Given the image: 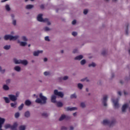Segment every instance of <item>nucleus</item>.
Instances as JSON below:
<instances>
[{"label":"nucleus","instance_id":"052dcab7","mask_svg":"<svg viewBox=\"0 0 130 130\" xmlns=\"http://www.w3.org/2000/svg\"><path fill=\"white\" fill-rule=\"evenodd\" d=\"M124 94L127 95V93L126 92H125V91H124Z\"/></svg>","mask_w":130,"mask_h":130},{"label":"nucleus","instance_id":"1a4fd4ad","mask_svg":"<svg viewBox=\"0 0 130 130\" xmlns=\"http://www.w3.org/2000/svg\"><path fill=\"white\" fill-rule=\"evenodd\" d=\"M107 98H108L107 95H105L103 98V104L104 106H107Z\"/></svg>","mask_w":130,"mask_h":130},{"label":"nucleus","instance_id":"8fccbe9b","mask_svg":"<svg viewBox=\"0 0 130 130\" xmlns=\"http://www.w3.org/2000/svg\"><path fill=\"white\" fill-rule=\"evenodd\" d=\"M68 79H69V77L68 76H64L62 80H63L64 81H66V80H68Z\"/></svg>","mask_w":130,"mask_h":130},{"label":"nucleus","instance_id":"5701e85b","mask_svg":"<svg viewBox=\"0 0 130 130\" xmlns=\"http://www.w3.org/2000/svg\"><path fill=\"white\" fill-rule=\"evenodd\" d=\"M3 98L6 103H10V100L7 97H4Z\"/></svg>","mask_w":130,"mask_h":130},{"label":"nucleus","instance_id":"0eeeda50","mask_svg":"<svg viewBox=\"0 0 130 130\" xmlns=\"http://www.w3.org/2000/svg\"><path fill=\"white\" fill-rule=\"evenodd\" d=\"M54 94H55V95H56L57 96H59L61 98H62V97H63V93L61 92H58L57 89H55L54 91Z\"/></svg>","mask_w":130,"mask_h":130},{"label":"nucleus","instance_id":"49530a36","mask_svg":"<svg viewBox=\"0 0 130 130\" xmlns=\"http://www.w3.org/2000/svg\"><path fill=\"white\" fill-rule=\"evenodd\" d=\"M22 39L23 40V41H27V38H26L25 36L22 37Z\"/></svg>","mask_w":130,"mask_h":130},{"label":"nucleus","instance_id":"aec40b11","mask_svg":"<svg viewBox=\"0 0 130 130\" xmlns=\"http://www.w3.org/2000/svg\"><path fill=\"white\" fill-rule=\"evenodd\" d=\"M14 70L16 71V72H20V71H21V68L19 66H16L14 68Z\"/></svg>","mask_w":130,"mask_h":130},{"label":"nucleus","instance_id":"cd10ccee","mask_svg":"<svg viewBox=\"0 0 130 130\" xmlns=\"http://www.w3.org/2000/svg\"><path fill=\"white\" fill-rule=\"evenodd\" d=\"M12 125L10 124H7L6 125H5V128H11Z\"/></svg>","mask_w":130,"mask_h":130},{"label":"nucleus","instance_id":"4be33fe9","mask_svg":"<svg viewBox=\"0 0 130 130\" xmlns=\"http://www.w3.org/2000/svg\"><path fill=\"white\" fill-rule=\"evenodd\" d=\"M5 9L6 11H8V12L11 11V8H10V6L8 4L6 5Z\"/></svg>","mask_w":130,"mask_h":130},{"label":"nucleus","instance_id":"bf43d9fd","mask_svg":"<svg viewBox=\"0 0 130 130\" xmlns=\"http://www.w3.org/2000/svg\"><path fill=\"white\" fill-rule=\"evenodd\" d=\"M44 61H47V58H44Z\"/></svg>","mask_w":130,"mask_h":130},{"label":"nucleus","instance_id":"680f3d73","mask_svg":"<svg viewBox=\"0 0 130 130\" xmlns=\"http://www.w3.org/2000/svg\"><path fill=\"white\" fill-rule=\"evenodd\" d=\"M120 84H123V81H122V80H120Z\"/></svg>","mask_w":130,"mask_h":130},{"label":"nucleus","instance_id":"603ef678","mask_svg":"<svg viewBox=\"0 0 130 130\" xmlns=\"http://www.w3.org/2000/svg\"><path fill=\"white\" fill-rule=\"evenodd\" d=\"M76 23H77V21H76V20H74L72 21V24H73V25H75Z\"/></svg>","mask_w":130,"mask_h":130},{"label":"nucleus","instance_id":"37998d69","mask_svg":"<svg viewBox=\"0 0 130 130\" xmlns=\"http://www.w3.org/2000/svg\"><path fill=\"white\" fill-rule=\"evenodd\" d=\"M11 107H14V108H16V104L11 103Z\"/></svg>","mask_w":130,"mask_h":130},{"label":"nucleus","instance_id":"4d7b16f0","mask_svg":"<svg viewBox=\"0 0 130 130\" xmlns=\"http://www.w3.org/2000/svg\"><path fill=\"white\" fill-rule=\"evenodd\" d=\"M118 94L119 95V96H121V92L118 91Z\"/></svg>","mask_w":130,"mask_h":130},{"label":"nucleus","instance_id":"f03ea898","mask_svg":"<svg viewBox=\"0 0 130 130\" xmlns=\"http://www.w3.org/2000/svg\"><path fill=\"white\" fill-rule=\"evenodd\" d=\"M43 15L40 14L38 15L37 20L39 22H44V23H47V25H50V22L48 20V19L42 18Z\"/></svg>","mask_w":130,"mask_h":130},{"label":"nucleus","instance_id":"774afa93","mask_svg":"<svg viewBox=\"0 0 130 130\" xmlns=\"http://www.w3.org/2000/svg\"><path fill=\"white\" fill-rule=\"evenodd\" d=\"M128 52H129V53L130 54V49L129 50Z\"/></svg>","mask_w":130,"mask_h":130},{"label":"nucleus","instance_id":"79ce46f5","mask_svg":"<svg viewBox=\"0 0 130 130\" xmlns=\"http://www.w3.org/2000/svg\"><path fill=\"white\" fill-rule=\"evenodd\" d=\"M127 29L126 30V35H128V25L126 26Z\"/></svg>","mask_w":130,"mask_h":130},{"label":"nucleus","instance_id":"4468645a","mask_svg":"<svg viewBox=\"0 0 130 130\" xmlns=\"http://www.w3.org/2000/svg\"><path fill=\"white\" fill-rule=\"evenodd\" d=\"M51 102L56 103V96L53 95L51 96Z\"/></svg>","mask_w":130,"mask_h":130},{"label":"nucleus","instance_id":"f257e3e1","mask_svg":"<svg viewBox=\"0 0 130 130\" xmlns=\"http://www.w3.org/2000/svg\"><path fill=\"white\" fill-rule=\"evenodd\" d=\"M39 98L37 99L36 100V103H39V104H45L46 101H47V98L43 96L42 93L39 94Z\"/></svg>","mask_w":130,"mask_h":130},{"label":"nucleus","instance_id":"473e14b6","mask_svg":"<svg viewBox=\"0 0 130 130\" xmlns=\"http://www.w3.org/2000/svg\"><path fill=\"white\" fill-rule=\"evenodd\" d=\"M24 107V104H21V105L18 107L19 110H22Z\"/></svg>","mask_w":130,"mask_h":130},{"label":"nucleus","instance_id":"423d86ee","mask_svg":"<svg viewBox=\"0 0 130 130\" xmlns=\"http://www.w3.org/2000/svg\"><path fill=\"white\" fill-rule=\"evenodd\" d=\"M118 99L112 100V102L114 103V106L115 108H118V107H119V104H118Z\"/></svg>","mask_w":130,"mask_h":130},{"label":"nucleus","instance_id":"a18cd8bd","mask_svg":"<svg viewBox=\"0 0 130 130\" xmlns=\"http://www.w3.org/2000/svg\"><path fill=\"white\" fill-rule=\"evenodd\" d=\"M44 30H45V31H49V30H50V28H49V27L46 26L44 28Z\"/></svg>","mask_w":130,"mask_h":130},{"label":"nucleus","instance_id":"20e7f679","mask_svg":"<svg viewBox=\"0 0 130 130\" xmlns=\"http://www.w3.org/2000/svg\"><path fill=\"white\" fill-rule=\"evenodd\" d=\"M19 38L18 36H12L11 35H7L4 36L5 40H17Z\"/></svg>","mask_w":130,"mask_h":130},{"label":"nucleus","instance_id":"6ab92c4d","mask_svg":"<svg viewBox=\"0 0 130 130\" xmlns=\"http://www.w3.org/2000/svg\"><path fill=\"white\" fill-rule=\"evenodd\" d=\"M25 117H29L30 116V112L29 111H26L24 113Z\"/></svg>","mask_w":130,"mask_h":130},{"label":"nucleus","instance_id":"c03bdc74","mask_svg":"<svg viewBox=\"0 0 130 130\" xmlns=\"http://www.w3.org/2000/svg\"><path fill=\"white\" fill-rule=\"evenodd\" d=\"M83 13L84 15H87V14H88V10L87 9L84 10L83 11Z\"/></svg>","mask_w":130,"mask_h":130},{"label":"nucleus","instance_id":"a211bd4d","mask_svg":"<svg viewBox=\"0 0 130 130\" xmlns=\"http://www.w3.org/2000/svg\"><path fill=\"white\" fill-rule=\"evenodd\" d=\"M34 7V6L32 5H27L26 6V10H30V9H32Z\"/></svg>","mask_w":130,"mask_h":130},{"label":"nucleus","instance_id":"412c9836","mask_svg":"<svg viewBox=\"0 0 130 130\" xmlns=\"http://www.w3.org/2000/svg\"><path fill=\"white\" fill-rule=\"evenodd\" d=\"M4 48L6 50H9V49H10L11 48V45H6L4 47Z\"/></svg>","mask_w":130,"mask_h":130},{"label":"nucleus","instance_id":"e433bc0d","mask_svg":"<svg viewBox=\"0 0 130 130\" xmlns=\"http://www.w3.org/2000/svg\"><path fill=\"white\" fill-rule=\"evenodd\" d=\"M44 75L45 76H48L49 75H50V73L48 72H45L44 73Z\"/></svg>","mask_w":130,"mask_h":130},{"label":"nucleus","instance_id":"393cba45","mask_svg":"<svg viewBox=\"0 0 130 130\" xmlns=\"http://www.w3.org/2000/svg\"><path fill=\"white\" fill-rule=\"evenodd\" d=\"M3 89L4 90H5L6 91H8V90H9V86L7 85H4L3 86Z\"/></svg>","mask_w":130,"mask_h":130},{"label":"nucleus","instance_id":"39448f33","mask_svg":"<svg viewBox=\"0 0 130 130\" xmlns=\"http://www.w3.org/2000/svg\"><path fill=\"white\" fill-rule=\"evenodd\" d=\"M14 62L16 64L19 63H22V64H24V66H27V64H28V61L26 60H17V59L14 58Z\"/></svg>","mask_w":130,"mask_h":130},{"label":"nucleus","instance_id":"a878e982","mask_svg":"<svg viewBox=\"0 0 130 130\" xmlns=\"http://www.w3.org/2000/svg\"><path fill=\"white\" fill-rule=\"evenodd\" d=\"M88 67L90 68V67H92L93 68H95L96 67V64L94 62H92V63L89 64Z\"/></svg>","mask_w":130,"mask_h":130},{"label":"nucleus","instance_id":"dca6fc26","mask_svg":"<svg viewBox=\"0 0 130 130\" xmlns=\"http://www.w3.org/2000/svg\"><path fill=\"white\" fill-rule=\"evenodd\" d=\"M83 58V55H79V56H76L74 59L75 60H81V59H82Z\"/></svg>","mask_w":130,"mask_h":130},{"label":"nucleus","instance_id":"69168bd1","mask_svg":"<svg viewBox=\"0 0 130 130\" xmlns=\"http://www.w3.org/2000/svg\"><path fill=\"white\" fill-rule=\"evenodd\" d=\"M86 92H89V89L88 88H86Z\"/></svg>","mask_w":130,"mask_h":130},{"label":"nucleus","instance_id":"2eb2a0df","mask_svg":"<svg viewBox=\"0 0 130 130\" xmlns=\"http://www.w3.org/2000/svg\"><path fill=\"white\" fill-rule=\"evenodd\" d=\"M42 52H43V51L42 50L35 51L34 52V56H38V55H39V53H42Z\"/></svg>","mask_w":130,"mask_h":130},{"label":"nucleus","instance_id":"09e8293b","mask_svg":"<svg viewBox=\"0 0 130 130\" xmlns=\"http://www.w3.org/2000/svg\"><path fill=\"white\" fill-rule=\"evenodd\" d=\"M61 130H67L68 129V128H67L65 126H62L61 127Z\"/></svg>","mask_w":130,"mask_h":130},{"label":"nucleus","instance_id":"864d4df0","mask_svg":"<svg viewBox=\"0 0 130 130\" xmlns=\"http://www.w3.org/2000/svg\"><path fill=\"white\" fill-rule=\"evenodd\" d=\"M40 8L42 10H43V9H44V5H41L40 6Z\"/></svg>","mask_w":130,"mask_h":130},{"label":"nucleus","instance_id":"58836bf2","mask_svg":"<svg viewBox=\"0 0 130 130\" xmlns=\"http://www.w3.org/2000/svg\"><path fill=\"white\" fill-rule=\"evenodd\" d=\"M45 40L46 41H50L49 37H48V36L45 37Z\"/></svg>","mask_w":130,"mask_h":130},{"label":"nucleus","instance_id":"c756f323","mask_svg":"<svg viewBox=\"0 0 130 130\" xmlns=\"http://www.w3.org/2000/svg\"><path fill=\"white\" fill-rule=\"evenodd\" d=\"M78 87L79 88V89H80V90H81V89H83V84L81 83H78Z\"/></svg>","mask_w":130,"mask_h":130},{"label":"nucleus","instance_id":"2f4dec72","mask_svg":"<svg viewBox=\"0 0 130 130\" xmlns=\"http://www.w3.org/2000/svg\"><path fill=\"white\" fill-rule=\"evenodd\" d=\"M20 116V113L19 112H17L15 114V118H19V117Z\"/></svg>","mask_w":130,"mask_h":130},{"label":"nucleus","instance_id":"f8f14e48","mask_svg":"<svg viewBox=\"0 0 130 130\" xmlns=\"http://www.w3.org/2000/svg\"><path fill=\"white\" fill-rule=\"evenodd\" d=\"M127 107H128V105L127 104H124V105H123V106L122 107V112H125V110H126V108H127Z\"/></svg>","mask_w":130,"mask_h":130},{"label":"nucleus","instance_id":"6e6552de","mask_svg":"<svg viewBox=\"0 0 130 130\" xmlns=\"http://www.w3.org/2000/svg\"><path fill=\"white\" fill-rule=\"evenodd\" d=\"M8 97L9 98L10 100L11 101L15 102L16 100H17V96L16 95H14L12 94H9L8 95Z\"/></svg>","mask_w":130,"mask_h":130},{"label":"nucleus","instance_id":"72a5a7b5","mask_svg":"<svg viewBox=\"0 0 130 130\" xmlns=\"http://www.w3.org/2000/svg\"><path fill=\"white\" fill-rule=\"evenodd\" d=\"M80 106L82 108H85V107H86V105L85 104V103H81L80 104Z\"/></svg>","mask_w":130,"mask_h":130},{"label":"nucleus","instance_id":"0e129e2a","mask_svg":"<svg viewBox=\"0 0 130 130\" xmlns=\"http://www.w3.org/2000/svg\"><path fill=\"white\" fill-rule=\"evenodd\" d=\"M12 18H15V16L13 14L11 15Z\"/></svg>","mask_w":130,"mask_h":130},{"label":"nucleus","instance_id":"338daca9","mask_svg":"<svg viewBox=\"0 0 130 130\" xmlns=\"http://www.w3.org/2000/svg\"><path fill=\"white\" fill-rule=\"evenodd\" d=\"M61 53H63V50L61 51Z\"/></svg>","mask_w":130,"mask_h":130},{"label":"nucleus","instance_id":"7c9ffc66","mask_svg":"<svg viewBox=\"0 0 130 130\" xmlns=\"http://www.w3.org/2000/svg\"><path fill=\"white\" fill-rule=\"evenodd\" d=\"M70 97L72 99H73L74 98L76 99V98H77V95H76V93H74L73 94H71Z\"/></svg>","mask_w":130,"mask_h":130},{"label":"nucleus","instance_id":"bb28decb","mask_svg":"<svg viewBox=\"0 0 130 130\" xmlns=\"http://www.w3.org/2000/svg\"><path fill=\"white\" fill-rule=\"evenodd\" d=\"M27 45V43L25 42H20V46H26Z\"/></svg>","mask_w":130,"mask_h":130},{"label":"nucleus","instance_id":"7ed1b4c3","mask_svg":"<svg viewBox=\"0 0 130 130\" xmlns=\"http://www.w3.org/2000/svg\"><path fill=\"white\" fill-rule=\"evenodd\" d=\"M103 124L104 125H109L110 127L113 126V125L115 124V120H113L111 121L107 119L104 120L103 121Z\"/></svg>","mask_w":130,"mask_h":130},{"label":"nucleus","instance_id":"c9c22d12","mask_svg":"<svg viewBox=\"0 0 130 130\" xmlns=\"http://www.w3.org/2000/svg\"><path fill=\"white\" fill-rule=\"evenodd\" d=\"M42 116H44V117H47L48 116V114L46 113H44L42 114Z\"/></svg>","mask_w":130,"mask_h":130},{"label":"nucleus","instance_id":"13d9d810","mask_svg":"<svg viewBox=\"0 0 130 130\" xmlns=\"http://www.w3.org/2000/svg\"><path fill=\"white\" fill-rule=\"evenodd\" d=\"M74 127L73 126H70V130H73Z\"/></svg>","mask_w":130,"mask_h":130},{"label":"nucleus","instance_id":"e2e57ef3","mask_svg":"<svg viewBox=\"0 0 130 130\" xmlns=\"http://www.w3.org/2000/svg\"><path fill=\"white\" fill-rule=\"evenodd\" d=\"M73 115H74V116H76L77 115V113H73Z\"/></svg>","mask_w":130,"mask_h":130},{"label":"nucleus","instance_id":"4c0bfd02","mask_svg":"<svg viewBox=\"0 0 130 130\" xmlns=\"http://www.w3.org/2000/svg\"><path fill=\"white\" fill-rule=\"evenodd\" d=\"M72 34L73 36H77V35H78V33L75 31H73Z\"/></svg>","mask_w":130,"mask_h":130},{"label":"nucleus","instance_id":"9d476101","mask_svg":"<svg viewBox=\"0 0 130 130\" xmlns=\"http://www.w3.org/2000/svg\"><path fill=\"white\" fill-rule=\"evenodd\" d=\"M17 126H18V123L15 122L13 125H11V130H17Z\"/></svg>","mask_w":130,"mask_h":130},{"label":"nucleus","instance_id":"f3484780","mask_svg":"<svg viewBox=\"0 0 130 130\" xmlns=\"http://www.w3.org/2000/svg\"><path fill=\"white\" fill-rule=\"evenodd\" d=\"M31 104V101H30L29 100H27L25 101V105L26 106H30V105Z\"/></svg>","mask_w":130,"mask_h":130},{"label":"nucleus","instance_id":"b1692460","mask_svg":"<svg viewBox=\"0 0 130 130\" xmlns=\"http://www.w3.org/2000/svg\"><path fill=\"white\" fill-rule=\"evenodd\" d=\"M62 105H63V104L60 102H58L57 103V107H62Z\"/></svg>","mask_w":130,"mask_h":130},{"label":"nucleus","instance_id":"de8ad7c7","mask_svg":"<svg viewBox=\"0 0 130 130\" xmlns=\"http://www.w3.org/2000/svg\"><path fill=\"white\" fill-rule=\"evenodd\" d=\"M102 55H103L104 56H105V55H106V51H103L102 52Z\"/></svg>","mask_w":130,"mask_h":130},{"label":"nucleus","instance_id":"c85d7f7f","mask_svg":"<svg viewBox=\"0 0 130 130\" xmlns=\"http://www.w3.org/2000/svg\"><path fill=\"white\" fill-rule=\"evenodd\" d=\"M19 129L20 130H25V129H26V126H25L24 125H21L19 127Z\"/></svg>","mask_w":130,"mask_h":130},{"label":"nucleus","instance_id":"ddd939ff","mask_svg":"<svg viewBox=\"0 0 130 130\" xmlns=\"http://www.w3.org/2000/svg\"><path fill=\"white\" fill-rule=\"evenodd\" d=\"M66 109L67 111H73L74 110H77V107H72V108L67 107L66 108Z\"/></svg>","mask_w":130,"mask_h":130},{"label":"nucleus","instance_id":"5fc2aeb1","mask_svg":"<svg viewBox=\"0 0 130 130\" xmlns=\"http://www.w3.org/2000/svg\"><path fill=\"white\" fill-rule=\"evenodd\" d=\"M73 53H77V52H78V50L75 49L73 50Z\"/></svg>","mask_w":130,"mask_h":130},{"label":"nucleus","instance_id":"ea45409f","mask_svg":"<svg viewBox=\"0 0 130 130\" xmlns=\"http://www.w3.org/2000/svg\"><path fill=\"white\" fill-rule=\"evenodd\" d=\"M0 72H1V73H2V74H4V73H5V69L2 70V67H1V66H0Z\"/></svg>","mask_w":130,"mask_h":130},{"label":"nucleus","instance_id":"6e6d98bb","mask_svg":"<svg viewBox=\"0 0 130 130\" xmlns=\"http://www.w3.org/2000/svg\"><path fill=\"white\" fill-rule=\"evenodd\" d=\"M10 82H11V80H10V79L6 80L7 84H9L10 83Z\"/></svg>","mask_w":130,"mask_h":130},{"label":"nucleus","instance_id":"a19ab883","mask_svg":"<svg viewBox=\"0 0 130 130\" xmlns=\"http://www.w3.org/2000/svg\"><path fill=\"white\" fill-rule=\"evenodd\" d=\"M81 82H85V81H86V82H89V80L87 79V78L81 79Z\"/></svg>","mask_w":130,"mask_h":130},{"label":"nucleus","instance_id":"3c124183","mask_svg":"<svg viewBox=\"0 0 130 130\" xmlns=\"http://www.w3.org/2000/svg\"><path fill=\"white\" fill-rule=\"evenodd\" d=\"M13 25H14V26H15L16 24H17V21H16V20H14L13 21Z\"/></svg>","mask_w":130,"mask_h":130},{"label":"nucleus","instance_id":"f704fd0d","mask_svg":"<svg viewBox=\"0 0 130 130\" xmlns=\"http://www.w3.org/2000/svg\"><path fill=\"white\" fill-rule=\"evenodd\" d=\"M81 64H82V66H83V64H85V63H86V60L85 59H83L80 62Z\"/></svg>","mask_w":130,"mask_h":130},{"label":"nucleus","instance_id":"9b49d317","mask_svg":"<svg viewBox=\"0 0 130 130\" xmlns=\"http://www.w3.org/2000/svg\"><path fill=\"white\" fill-rule=\"evenodd\" d=\"M65 118H66V119H68V118H70V117L66 116L64 115H62L59 119V121H61V120H63V119H64Z\"/></svg>","mask_w":130,"mask_h":130}]
</instances>
